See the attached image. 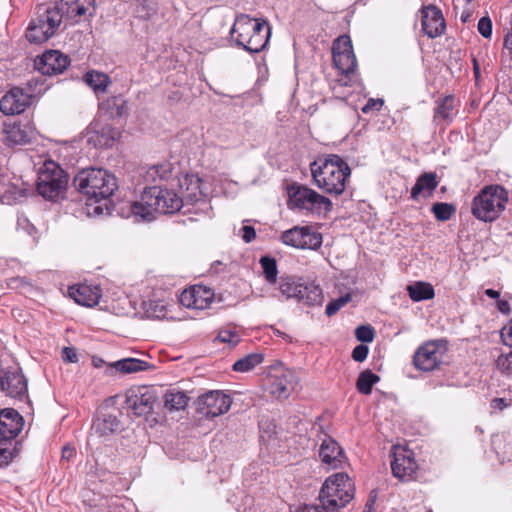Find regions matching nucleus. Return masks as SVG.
Instances as JSON below:
<instances>
[{
    "label": "nucleus",
    "mask_w": 512,
    "mask_h": 512,
    "mask_svg": "<svg viewBox=\"0 0 512 512\" xmlns=\"http://www.w3.org/2000/svg\"><path fill=\"white\" fill-rule=\"evenodd\" d=\"M384 104L383 99L370 98L367 103L362 107V112L368 114L373 111H379Z\"/></svg>",
    "instance_id": "obj_49"
},
{
    "label": "nucleus",
    "mask_w": 512,
    "mask_h": 512,
    "mask_svg": "<svg viewBox=\"0 0 512 512\" xmlns=\"http://www.w3.org/2000/svg\"><path fill=\"white\" fill-rule=\"evenodd\" d=\"M323 294L319 285L314 283H306L302 285L301 293L298 301L308 306L320 305L322 303Z\"/></svg>",
    "instance_id": "obj_35"
},
{
    "label": "nucleus",
    "mask_w": 512,
    "mask_h": 512,
    "mask_svg": "<svg viewBox=\"0 0 512 512\" xmlns=\"http://www.w3.org/2000/svg\"><path fill=\"white\" fill-rule=\"evenodd\" d=\"M474 73H475L476 78H478L479 77V66H478V63L476 60H474Z\"/></svg>",
    "instance_id": "obj_64"
},
{
    "label": "nucleus",
    "mask_w": 512,
    "mask_h": 512,
    "mask_svg": "<svg viewBox=\"0 0 512 512\" xmlns=\"http://www.w3.org/2000/svg\"><path fill=\"white\" fill-rule=\"evenodd\" d=\"M11 458V452L7 449L0 448V466L8 464Z\"/></svg>",
    "instance_id": "obj_57"
},
{
    "label": "nucleus",
    "mask_w": 512,
    "mask_h": 512,
    "mask_svg": "<svg viewBox=\"0 0 512 512\" xmlns=\"http://www.w3.org/2000/svg\"><path fill=\"white\" fill-rule=\"evenodd\" d=\"M63 12L58 6L40 5L37 16L26 31V38L31 43H43L50 39L62 23Z\"/></svg>",
    "instance_id": "obj_9"
},
{
    "label": "nucleus",
    "mask_w": 512,
    "mask_h": 512,
    "mask_svg": "<svg viewBox=\"0 0 512 512\" xmlns=\"http://www.w3.org/2000/svg\"><path fill=\"white\" fill-rule=\"evenodd\" d=\"M100 109L104 111L109 118L122 117L127 113L126 101L120 96L107 98L101 103Z\"/></svg>",
    "instance_id": "obj_33"
},
{
    "label": "nucleus",
    "mask_w": 512,
    "mask_h": 512,
    "mask_svg": "<svg viewBox=\"0 0 512 512\" xmlns=\"http://www.w3.org/2000/svg\"><path fill=\"white\" fill-rule=\"evenodd\" d=\"M355 337L363 343H371L375 338V330L369 324L360 325L355 329Z\"/></svg>",
    "instance_id": "obj_46"
},
{
    "label": "nucleus",
    "mask_w": 512,
    "mask_h": 512,
    "mask_svg": "<svg viewBox=\"0 0 512 512\" xmlns=\"http://www.w3.org/2000/svg\"><path fill=\"white\" fill-rule=\"evenodd\" d=\"M69 296L80 305L93 307L99 303L101 290L98 286L79 284L69 288Z\"/></svg>",
    "instance_id": "obj_24"
},
{
    "label": "nucleus",
    "mask_w": 512,
    "mask_h": 512,
    "mask_svg": "<svg viewBox=\"0 0 512 512\" xmlns=\"http://www.w3.org/2000/svg\"><path fill=\"white\" fill-rule=\"evenodd\" d=\"M491 405L494 409L503 410L506 408L509 404L505 401L503 398H495L492 400Z\"/></svg>",
    "instance_id": "obj_58"
},
{
    "label": "nucleus",
    "mask_w": 512,
    "mask_h": 512,
    "mask_svg": "<svg viewBox=\"0 0 512 512\" xmlns=\"http://www.w3.org/2000/svg\"><path fill=\"white\" fill-rule=\"evenodd\" d=\"M496 307L499 312H501L503 315L508 316L511 312L510 304L505 299H498L496 303Z\"/></svg>",
    "instance_id": "obj_56"
},
{
    "label": "nucleus",
    "mask_w": 512,
    "mask_h": 512,
    "mask_svg": "<svg viewBox=\"0 0 512 512\" xmlns=\"http://www.w3.org/2000/svg\"><path fill=\"white\" fill-rule=\"evenodd\" d=\"M407 292L409 297L415 302L432 299L435 295L433 286L422 281L408 285Z\"/></svg>",
    "instance_id": "obj_34"
},
{
    "label": "nucleus",
    "mask_w": 512,
    "mask_h": 512,
    "mask_svg": "<svg viewBox=\"0 0 512 512\" xmlns=\"http://www.w3.org/2000/svg\"><path fill=\"white\" fill-rule=\"evenodd\" d=\"M68 175L54 161H45L39 171L37 192L44 199L56 202L65 195Z\"/></svg>",
    "instance_id": "obj_7"
},
{
    "label": "nucleus",
    "mask_w": 512,
    "mask_h": 512,
    "mask_svg": "<svg viewBox=\"0 0 512 512\" xmlns=\"http://www.w3.org/2000/svg\"><path fill=\"white\" fill-rule=\"evenodd\" d=\"M369 348L364 344L357 345L352 351V359L356 362H363L368 356Z\"/></svg>",
    "instance_id": "obj_48"
},
{
    "label": "nucleus",
    "mask_w": 512,
    "mask_h": 512,
    "mask_svg": "<svg viewBox=\"0 0 512 512\" xmlns=\"http://www.w3.org/2000/svg\"><path fill=\"white\" fill-rule=\"evenodd\" d=\"M504 46L512 53V32L508 33L504 39Z\"/></svg>",
    "instance_id": "obj_61"
},
{
    "label": "nucleus",
    "mask_w": 512,
    "mask_h": 512,
    "mask_svg": "<svg viewBox=\"0 0 512 512\" xmlns=\"http://www.w3.org/2000/svg\"><path fill=\"white\" fill-rule=\"evenodd\" d=\"M241 237L242 239L246 242V243H249L251 242L252 240L255 239L256 237V232H255V229L254 227L252 226H249V225H245L241 228Z\"/></svg>",
    "instance_id": "obj_55"
},
{
    "label": "nucleus",
    "mask_w": 512,
    "mask_h": 512,
    "mask_svg": "<svg viewBox=\"0 0 512 512\" xmlns=\"http://www.w3.org/2000/svg\"><path fill=\"white\" fill-rule=\"evenodd\" d=\"M354 498V484L346 473L329 476L322 485L318 500L323 510L336 511Z\"/></svg>",
    "instance_id": "obj_6"
},
{
    "label": "nucleus",
    "mask_w": 512,
    "mask_h": 512,
    "mask_svg": "<svg viewBox=\"0 0 512 512\" xmlns=\"http://www.w3.org/2000/svg\"><path fill=\"white\" fill-rule=\"evenodd\" d=\"M363 512H375L373 500L366 503Z\"/></svg>",
    "instance_id": "obj_63"
},
{
    "label": "nucleus",
    "mask_w": 512,
    "mask_h": 512,
    "mask_svg": "<svg viewBox=\"0 0 512 512\" xmlns=\"http://www.w3.org/2000/svg\"><path fill=\"white\" fill-rule=\"evenodd\" d=\"M31 103V96L20 88H13L0 100V111L5 115L20 114Z\"/></svg>",
    "instance_id": "obj_21"
},
{
    "label": "nucleus",
    "mask_w": 512,
    "mask_h": 512,
    "mask_svg": "<svg viewBox=\"0 0 512 512\" xmlns=\"http://www.w3.org/2000/svg\"><path fill=\"white\" fill-rule=\"evenodd\" d=\"M183 200L174 191L159 186L144 189L140 200L127 202L120 208L122 217H133L135 221H152L156 214L179 211Z\"/></svg>",
    "instance_id": "obj_1"
},
{
    "label": "nucleus",
    "mask_w": 512,
    "mask_h": 512,
    "mask_svg": "<svg viewBox=\"0 0 512 512\" xmlns=\"http://www.w3.org/2000/svg\"><path fill=\"white\" fill-rule=\"evenodd\" d=\"M478 32L484 37V38H490L492 34V22L489 17H482L478 21Z\"/></svg>",
    "instance_id": "obj_47"
},
{
    "label": "nucleus",
    "mask_w": 512,
    "mask_h": 512,
    "mask_svg": "<svg viewBox=\"0 0 512 512\" xmlns=\"http://www.w3.org/2000/svg\"><path fill=\"white\" fill-rule=\"evenodd\" d=\"M288 194L289 207L305 211L307 214L325 215L333 208V204L328 197L305 185L292 184L288 189Z\"/></svg>",
    "instance_id": "obj_8"
},
{
    "label": "nucleus",
    "mask_w": 512,
    "mask_h": 512,
    "mask_svg": "<svg viewBox=\"0 0 512 512\" xmlns=\"http://www.w3.org/2000/svg\"><path fill=\"white\" fill-rule=\"evenodd\" d=\"M117 371H120L125 374L144 371L148 368V363L146 361L136 359V358H125L122 360H118L112 365Z\"/></svg>",
    "instance_id": "obj_38"
},
{
    "label": "nucleus",
    "mask_w": 512,
    "mask_h": 512,
    "mask_svg": "<svg viewBox=\"0 0 512 512\" xmlns=\"http://www.w3.org/2000/svg\"><path fill=\"white\" fill-rule=\"evenodd\" d=\"M438 184L439 181L435 172H425L421 174L411 189V198L418 200L420 197L428 198L432 196Z\"/></svg>",
    "instance_id": "obj_25"
},
{
    "label": "nucleus",
    "mask_w": 512,
    "mask_h": 512,
    "mask_svg": "<svg viewBox=\"0 0 512 512\" xmlns=\"http://www.w3.org/2000/svg\"><path fill=\"white\" fill-rule=\"evenodd\" d=\"M497 367L502 372H509L512 368V353L509 355H500L496 361Z\"/></svg>",
    "instance_id": "obj_50"
},
{
    "label": "nucleus",
    "mask_w": 512,
    "mask_h": 512,
    "mask_svg": "<svg viewBox=\"0 0 512 512\" xmlns=\"http://www.w3.org/2000/svg\"><path fill=\"white\" fill-rule=\"evenodd\" d=\"M171 170L168 165H157L151 168L150 173L151 174H157L160 179H166L168 178Z\"/></svg>",
    "instance_id": "obj_53"
},
{
    "label": "nucleus",
    "mask_w": 512,
    "mask_h": 512,
    "mask_svg": "<svg viewBox=\"0 0 512 512\" xmlns=\"http://www.w3.org/2000/svg\"><path fill=\"white\" fill-rule=\"evenodd\" d=\"M264 360V356L261 353H251L240 359H238L232 366V369L236 372H249L255 367L260 365Z\"/></svg>",
    "instance_id": "obj_37"
},
{
    "label": "nucleus",
    "mask_w": 512,
    "mask_h": 512,
    "mask_svg": "<svg viewBox=\"0 0 512 512\" xmlns=\"http://www.w3.org/2000/svg\"><path fill=\"white\" fill-rule=\"evenodd\" d=\"M8 286L11 289H25L30 287V283L23 277H13L8 280Z\"/></svg>",
    "instance_id": "obj_51"
},
{
    "label": "nucleus",
    "mask_w": 512,
    "mask_h": 512,
    "mask_svg": "<svg viewBox=\"0 0 512 512\" xmlns=\"http://www.w3.org/2000/svg\"><path fill=\"white\" fill-rule=\"evenodd\" d=\"M118 134V131L110 125H104L99 130L94 131L89 138V142L100 148H108L113 145Z\"/></svg>",
    "instance_id": "obj_30"
},
{
    "label": "nucleus",
    "mask_w": 512,
    "mask_h": 512,
    "mask_svg": "<svg viewBox=\"0 0 512 512\" xmlns=\"http://www.w3.org/2000/svg\"><path fill=\"white\" fill-rule=\"evenodd\" d=\"M303 283L296 282L291 277L281 278L279 282L280 293L286 298L299 299Z\"/></svg>",
    "instance_id": "obj_41"
},
{
    "label": "nucleus",
    "mask_w": 512,
    "mask_h": 512,
    "mask_svg": "<svg viewBox=\"0 0 512 512\" xmlns=\"http://www.w3.org/2000/svg\"><path fill=\"white\" fill-rule=\"evenodd\" d=\"M422 31L429 38H436L443 34L446 24L442 11L435 5H428L422 8Z\"/></svg>",
    "instance_id": "obj_19"
},
{
    "label": "nucleus",
    "mask_w": 512,
    "mask_h": 512,
    "mask_svg": "<svg viewBox=\"0 0 512 512\" xmlns=\"http://www.w3.org/2000/svg\"><path fill=\"white\" fill-rule=\"evenodd\" d=\"M431 211L438 221H448L456 212L453 204L445 202H436L432 205Z\"/></svg>",
    "instance_id": "obj_42"
},
{
    "label": "nucleus",
    "mask_w": 512,
    "mask_h": 512,
    "mask_svg": "<svg viewBox=\"0 0 512 512\" xmlns=\"http://www.w3.org/2000/svg\"><path fill=\"white\" fill-rule=\"evenodd\" d=\"M351 299H352L351 294L346 293L345 295H342V296L330 301L325 309L326 316L327 317L334 316L341 308H343L345 305H347L351 301Z\"/></svg>",
    "instance_id": "obj_45"
},
{
    "label": "nucleus",
    "mask_w": 512,
    "mask_h": 512,
    "mask_svg": "<svg viewBox=\"0 0 512 512\" xmlns=\"http://www.w3.org/2000/svg\"><path fill=\"white\" fill-rule=\"evenodd\" d=\"M330 510H321L319 506L316 505H306L297 512H329Z\"/></svg>",
    "instance_id": "obj_59"
},
{
    "label": "nucleus",
    "mask_w": 512,
    "mask_h": 512,
    "mask_svg": "<svg viewBox=\"0 0 512 512\" xmlns=\"http://www.w3.org/2000/svg\"><path fill=\"white\" fill-rule=\"evenodd\" d=\"M84 80L96 94L105 93L108 85L111 83L107 74L97 71L87 72Z\"/></svg>",
    "instance_id": "obj_36"
},
{
    "label": "nucleus",
    "mask_w": 512,
    "mask_h": 512,
    "mask_svg": "<svg viewBox=\"0 0 512 512\" xmlns=\"http://www.w3.org/2000/svg\"><path fill=\"white\" fill-rule=\"evenodd\" d=\"M67 55L58 50H49L35 59V67L43 75L60 74L69 66Z\"/></svg>",
    "instance_id": "obj_18"
},
{
    "label": "nucleus",
    "mask_w": 512,
    "mask_h": 512,
    "mask_svg": "<svg viewBox=\"0 0 512 512\" xmlns=\"http://www.w3.org/2000/svg\"><path fill=\"white\" fill-rule=\"evenodd\" d=\"M74 453H75V451L73 448L64 447L62 449V458L69 460L70 458H72L74 456Z\"/></svg>",
    "instance_id": "obj_60"
},
{
    "label": "nucleus",
    "mask_w": 512,
    "mask_h": 512,
    "mask_svg": "<svg viewBox=\"0 0 512 512\" xmlns=\"http://www.w3.org/2000/svg\"><path fill=\"white\" fill-rule=\"evenodd\" d=\"M508 193L501 185H488L473 198L471 212L483 222H493L505 210Z\"/></svg>",
    "instance_id": "obj_5"
},
{
    "label": "nucleus",
    "mask_w": 512,
    "mask_h": 512,
    "mask_svg": "<svg viewBox=\"0 0 512 512\" xmlns=\"http://www.w3.org/2000/svg\"><path fill=\"white\" fill-rule=\"evenodd\" d=\"M284 244L299 249H317L322 244V235L308 226H295L281 235Z\"/></svg>",
    "instance_id": "obj_13"
},
{
    "label": "nucleus",
    "mask_w": 512,
    "mask_h": 512,
    "mask_svg": "<svg viewBox=\"0 0 512 512\" xmlns=\"http://www.w3.org/2000/svg\"><path fill=\"white\" fill-rule=\"evenodd\" d=\"M201 180L197 175H187L181 187L186 185L185 197L192 201L197 202L203 197V192L200 187Z\"/></svg>",
    "instance_id": "obj_39"
},
{
    "label": "nucleus",
    "mask_w": 512,
    "mask_h": 512,
    "mask_svg": "<svg viewBox=\"0 0 512 512\" xmlns=\"http://www.w3.org/2000/svg\"><path fill=\"white\" fill-rule=\"evenodd\" d=\"M501 338L505 345L512 347V322L501 328Z\"/></svg>",
    "instance_id": "obj_52"
},
{
    "label": "nucleus",
    "mask_w": 512,
    "mask_h": 512,
    "mask_svg": "<svg viewBox=\"0 0 512 512\" xmlns=\"http://www.w3.org/2000/svg\"><path fill=\"white\" fill-rule=\"evenodd\" d=\"M232 404L230 396L221 391H209L197 399V410L208 418L226 413Z\"/></svg>",
    "instance_id": "obj_14"
},
{
    "label": "nucleus",
    "mask_w": 512,
    "mask_h": 512,
    "mask_svg": "<svg viewBox=\"0 0 512 512\" xmlns=\"http://www.w3.org/2000/svg\"><path fill=\"white\" fill-rule=\"evenodd\" d=\"M4 142L8 146L24 145L31 140V130L26 125L20 123H10L4 126Z\"/></svg>",
    "instance_id": "obj_26"
},
{
    "label": "nucleus",
    "mask_w": 512,
    "mask_h": 512,
    "mask_svg": "<svg viewBox=\"0 0 512 512\" xmlns=\"http://www.w3.org/2000/svg\"><path fill=\"white\" fill-rule=\"evenodd\" d=\"M319 457L323 464L330 469H337L345 462L346 457L343 449L331 437L325 436L322 439L319 449Z\"/></svg>",
    "instance_id": "obj_22"
},
{
    "label": "nucleus",
    "mask_w": 512,
    "mask_h": 512,
    "mask_svg": "<svg viewBox=\"0 0 512 512\" xmlns=\"http://www.w3.org/2000/svg\"><path fill=\"white\" fill-rule=\"evenodd\" d=\"M231 34L235 36L237 44L246 51L258 53L267 46L271 28L265 20L240 15L233 24Z\"/></svg>",
    "instance_id": "obj_4"
},
{
    "label": "nucleus",
    "mask_w": 512,
    "mask_h": 512,
    "mask_svg": "<svg viewBox=\"0 0 512 512\" xmlns=\"http://www.w3.org/2000/svg\"><path fill=\"white\" fill-rule=\"evenodd\" d=\"M214 291L204 285H193L182 291L179 302L186 308L204 310L214 301Z\"/></svg>",
    "instance_id": "obj_17"
},
{
    "label": "nucleus",
    "mask_w": 512,
    "mask_h": 512,
    "mask_svg": "<svg viewBox=\"0 0 512 512\" xmlns=\"http://www.w3.org/2000/svg\"><path fill=\"white\" fill-rule=\"evenodd\" d=\"M157 400L152 388L142 386L129 389L125 395V408L136 416L149 414Z\"/></svg>",
    "instance_id": "obj_12"
},
{
    "label": "nucleus",
    "mask_w": 512,
    "mask_h": 512,
    "mask_svg": "<svg viewBox=\"0 0 512 512\" xmlns=\"http://www.w3.org/2000/svg\"><path fill=\"white\" fill-rule=\"evenodd\" d=\"M164 407L169 411H179L188 405L189 397L183 391L170 389L164 394Z\"/></svg>",
    "instance_id": "obj_32"
},
{
    "label": "nucleus",
    "mask_w": 512,
    "mask_h": 512,
    "mask_svg": "<svg viewBox=\"0 0 512 512\" xmlns=\"http://www.w3.org/2000/svg\"><path fill=\"white\" fill-rule=\"evenodd\" d=\"M393 457L394 459L391 462L393 475L402 481L413 479L418 469L413 451L402 446H395Z\"/></svg>",
    "instance_id": "obj_16"
},
{
    "label": "nucleus",
    "mask_w": 512,
    "mask_h": 512,
    "mask_svg": "<svg viewBox=\"0 0 512 512\" xmlns=\"http://www.w3.org/2000/svg\"><path fill=\"white\" fill-rule=\"evenodd\" d=\"M260 264L265 275V279L269 283H275L277 277V264L274 258L264 256L260 259Z\"/></svg>",
    "instance_id": "obj_43"
},
{
    "label": "nucleus",
    "mask_w": 512,
    "mask_h": 512,
    "mask_svg": "<svg viewBox=\"0 0 512 512\" xmlns=\"http://www.w3.org/2000/svg\"><path fill=\"white\" fill-rule=\"evenodd\" d=\"M77 190L87 197V201L98 203L108 200L118 188L116 177L101 168H87L74 178Z\"/></svg>",
    "instance_id": "obj_3"
},
{
    "label": "nucleus",
    "mask_w": 512,
    "mask_h": 512,
    "mask_svg": "<svg viewBox=\"0 0 512 512\" xmlns=\"http://www.w3.org/2000/svg\"><path fill=\"white\" fill-rule=\"evenodd\" d=\"M485 294L490 297V298H493V299H498L499 296H500V293L496 290H493V289H487L485 290Z\"/></svg>",
    "instance_id": "obj_62"
},
{
    "label": "nucleus",
    "mask_w": 512,
    "mask_h": 512,
    "mask_svg": "<svg viewBox=\"0 0 512 512\" xmlns=\"http://www.w3.org/2000/svg\"><path fill=\"white\" fill-rule=\"evenodd\" d=\"M379 380V376L370 370H365L359 374L356 382V388L360 393L369 395L372 392L373 385Z\"/></svg>",
    "instance_id": "obj_40"
},
{
    "label": "nucleus",
    "mask_w": 512,
    "mask_h": 512,
    "mask_svg": "<svg viewBox=\"0 0 512 512\" xmlns=\"http://www.w3.org/2000/svg\"><path fill=\"white\" fill-rule=\"evenodd\" d=\"M62 358L67 363H75L78 361L76 351L70 347H64L62 350Z\"/></svg>",
    "instance_id": "obj_54"
},
{
    "label": "nucleus",
    "mask_w": 512,
    "mask_h": 512,
    "mask_svg": "<svg viewBox=\"0 0 512 512\" xmlns=\"http://www.w3.org/2000/svg\"><path fill=\"white\" fill-rule=\"evenodd\" d=\"M310 171L315 185L334 196L343 194L351 175L349 165L337 154H329L313 161Z\"/></svg>",
    "instance_id": "obj_2"
},
{
    "label": "nucleus",
    "mask_w": 512,
    "mask_h": 512,
    "mask_svg": "<svg viewBox=\"0 0 512 512\" xmlns=\"http://www.w3.org/2000/svg\"><path fill=\"white\" fill-rule=\"evenodd\" d=\"M95 0H60L61 8L60 11L65 9L66 13L73 14L75 16H83L94 10Z\"/></svg>",
    "instance_id": "obj_31"
},
{
    "label": "nucleus",
    "mask_w": 512,
    "mask_h": 512,
    "mask_svg": "<svg viewBox=\"0 0 512 512\" xmlns=\"http://www.w3.org/2000/svg\"><path fill=\"white\" fill-rule=\"evenodd\" d=\"M456 108V101L452 95L439 98L436 101V107L434 109V121L437 124L443 122H451L454 117V110Z\"/></svg>",
    "instance_id": "obj_28"
},
{
    "label": "nucleus",
    "mask_w": 512,
    "mask_h": 512,
    "mask_svg": "<svg viewBox=\"0 0 512 512\" xmlns=\"http://www.w3.org/2000/svg\"><path fill=\"white\" fill-rule=\"evenodd\" d=\"M0 387L10 397H22L27 392V380L19 368H9L0 378Z\"/></svg>",
    "instance_id": "obj_20"
},
{
    "label": "nucleus",
    "mask_w": 512,
    "mask_h": 512,
    "mask_svg": "<svg viewBox=\"0 0 512 512\" xmlns=\"http://www.w3.org/2000/svg\"><path fill=\"white\" fill-rule=\"evenodd\" d=\"M219 341L228 344L230 347L236 346L240 342V334L232 328L220 330L214 339V342Z\"/></svg>",
    "instance_id": "obj_44"
},
{
    "label": "nucleus",
    "mask_w": 512,
    "mask_h": 512,
    "mask_svg": "<svg viewBox=\"0 0 512 512\" xmlns=\"http://www.w3.org/2000/svg\"><path fill=\"white\" fill-rule=\"evenodd\" d=\"M23 417L12 408L0 411V438L3 440L14 439L22 431Z\"/></svg>",
    "instance_id": "obj_23"
},
{
    "label": "nucleus",
    "mask_w": 512,
    "mask_h": 512,
    "mask_svg": "<svg viewBox=\"0 0 512 512\" xmlns=\"http://www.w3.org/2000/svg\"><path fill=\"white\" fill-rule=\"evenodd\" d=\"M333 63L345 76L353 74L357 68V60L351 39L347 35L339 36L332 46Z\"/></svg>",
    "instance_id": "obj_11"
},
{
    "label": "nucleus",
    "mask_w": 512,
    "mask_h": 512,
    "mask_svg": "<svg viewBox=\"0 0 512 512\" xmlns=\"http://www.w3.org/2000/svg\"><path fill=\"white\" fill-rule=\"evenodd\" d=\"M143 309L147 320H173V316L169 315V306L163 301L144 302Z\"/></svg>",
    "instance_id": "obj_29"
},
{
    "label": "nucleus",
    "mask_w": 512,
    "mask_h": 512,
    "mask_svg": "<svg viewBox=\"0 0 512 512\" xmlns=\"http://www.w3.org/2000/svg\"><path fill=\"white\" fill-rule=\"evenodd\" d=\"M448 352L447 341L430 340L423 343L414 353L413 364L416 369L431 372L440 369L445 363Z\"/></svg>",
    "instance_id": "obj_10"
},
{
    "label": "nucleus",
    "mask_w": 512,
    "mask_h": 512,
    "mask_svg": "<svg viewBox=\"0 0 512 512\" xmlns=\"http://www.w3.org/2000/svg\"><path fill=\"white\" fill-rule=\"evenodd\" d=\"M296 384L295 374L292 370L274 369L266 380L267 391L275 398L286 399L294 390Z\"/></svg>",
    "instance_id": "obj_15"
},
{
    "label": "nucleus",
    "mask_w": 512,
    "mask_h": 512,
    "mask_svg": "<svg viewBox=\"0 0 512 512\" xmlns=\"http://www.w3.org/2000/svg\"><path fill=\"white\" fill-rule=\"evenodd\" d=\"M121 430V422L117 416L104 414L99 417L92 425L93 435L99 438L108 437Z\"/></svg>",
    "instance_id": "obj_27"
}]
</instances>
